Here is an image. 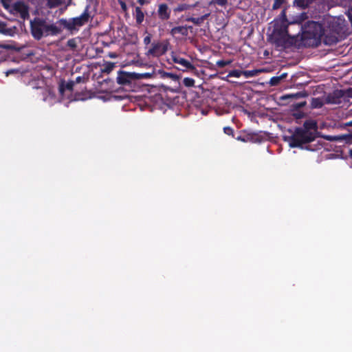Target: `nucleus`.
Instances as JSON below:
<instances>
[{
	"mask_svg": "<svg viewBox=\"0 0 352 352\" xmlns=\"http://www.w3.org/2000/svg\"><path fill=\"white\" fill-rule=\"evenodd\" d=\"M285 3V0H274L272 6V9L277 10L280 8Z\"/></svg>",
	"mask_w": 352,
	"mask_h": 352,
	"instance_id": "2f4dec72",
	"label": "nucleus"
},
{
	"mask_svg": "<svg viewBox=\"0 0 352 352\" xmlns=\"http://www.w3.org/2000/svg\"><path fill=\"white\" fill-rule=\"evenodd\" d=\"M278 20H284L286 23L287 22V16H286V10L283 9L280 14V19Z\"/></svg>",
	"mask_w": 352,
	"mask_h": 352,
	"instance_id": "e433bc0d",
	"label": "nucleus"
},
{
	"mask_svg": "<svg viewBox=\"0 0 352 352\" xmlns=\"http://www.w3.org/2000/svg\"><path fill=\"white\" fill-rule=\"evenodd\" d=\"M145 34L146 35L144 36V38L143 39V43L146 46H147L151 42L152 35L150 33H148L147 31L145 32Z\"/></svg>",
	"mask_w": 352,
	"mask_h": 352,
	"instance_id": "473e14b6",
	"label": "nucleus"
},
{
	"mask_svg": "<svg viewBox=\"0 0 352 352\" xmlns=\"http://www.w3.org/2000/svg\"><path fill=\"white\" fill-rule=\"evenodd\" d=\"M307 96L306 94H304V93H302V92H299V93H297L294 95H291L290 97H292V98H299V97H302V96Z\"/></svg>",
	"mask_w": 352,
	"mask_h": 352,
	"instance_id": "79ce46f5",
	"label": "nucleus"
},
{
	"mask_svg": "<svg viewBox=\"0 0 352 352\" xmlns=\"http://www.w3.org/2000/svg\"><path fill=\"white\" fill-rule=\"evenodd\" d=\"M157 16L162 21H167L170 17L171 11L166 3H161L158 6Z\"/></svg>",
	"mask_w": 352,
	"mask_h": 352,
	"instance_id": "1a4fd4ad",
	"label": "nucleus"
},
{
	"mask_svg": "<svg viewBox=\"0 0 352 352\" xmlns=\"http://www.w3.org/2000/svg\"><path fill=\"white\" fill-rule=\"evenodd\" d=\"M291 25L297 26L298 30V41L296 45L306 47H318L323 35V28L321 24L313 21H307L304 26L299 23H292Z\"/></svg>",
	"mask_w": 352,
	"mask_h": 352,
	"instance_id": "f257e3e1",
	"label": "nucleus"
},
{
	"mask_svg": "<svg viewBox=\"0 0 352 352\" xmlns=\"http://www.w3.org/2000/svg\"><path fill=\"white\" fill-rule=\"evenodd\" d=\"M294 4L300 8H305L308 5L307 0H294Z\"/></svg>",
	"mask_w": 352,
	"mask_h": 352,
	"instance_id": "72a5a7b5",
	"label": "nucleus"
},
{
	"mask_svg": "<svg viewBox=\"0 0 352 352\" xmlns=\"http://www.w3.org/2000/svg\"><path fill=\"white\" fill-rule=\"evenodd\" d=\"M89 9L90 5H87L83 12L79 16L71 18L69 20L62 18L60 19L56 23L70 32L72 34L74 32H77L78 31V28L82 27L89 22L91 18Z\"/></svg>",
	"mask_w": 352,
	"mask_h": 352,
	"instance_id": "f03ea898",
	"label": "nucleus"
},
{
	"mask_svg": "<svg viewBox=\"0 0 352 352\" xmlns=\"http://www.w3.org/2000/svg\"><path fill=\"white\" fill-rule=\"evenodd\" d=\"M62 32V28L56 25V24L46 23L44 36L46 37L48 36H57L60 34Z\"/></svg>",
	"mask_w": 352,
	"mask_h": 352,
	"instance_id": "9b49d317",
	"label": "nucleus"
},
{
	"mask_svg": "<svg viewBox=\"0 0 352 352\" xmlns=\"http://www.w3.org/2000/svg\"><path fill=\"white\" fill-rule=\"evenodd\" d=\"M349 155L350 157L352 158V149H350L349 151Z\"/></svg>",
	"mask_w": 352,
	"mask_h": 352,
	"instance_id": "de8ad7c7",
	"label": "nucleus"
},
{
	"mask_svg": "<svg viewBox=\"0 0 352 352\" xmlns=\"http://www.w3.org/2000/svg\"><path fill=\"white\" fill-rule=\"evenodd\" d=\"M228 3V0H212L210 5L217 4L221 6H224Z\"/></svg>",
	"mask_w": 352,
	"mask_h": 352,
	"instance_id": "f704fd0d",
	"label": "nucleus"
},
{
	"mask_svg": "<svg viewBox=\"0 0 352 352\" xmlns=\"http://www.w3.org/2000/svg\"><path fill=\"white\" fill-rule=\"evenodd\" d=\"M6 10L14 16L19 17L23 21L30 18V8L23 1H17L12 3V0L6 2L2 5Z\"/></svg>",
	"mask_w": 352,
	"mask_h": 352,
	"instance_id": "7ed1b4c3",
	"label": "nucleus"
},
{
	"mask_svg": "<svg viewBox=\"0 0 352 352\" xmlns=\"http://www.w3.org/2000/svg\"><path fill=\"white\" fill-rule=\"evenodd\" d=\"M10 48L8 45H0V63L6 60L7 51L6 50Z\"/></svg>",
	"mask_w": 352,
	"mask_h": 352,
	"instance_id": "b1692460",
	"label": "nucleus"
},
{
	"mask_svg": "<svg viewBox=\"0 0 352 352\" xmlns=\"http://www.w3.org/2000/svg\"><path fill=\"white\" fill-rule=\"evenodd\" d=\"M323 106L322 100L319 98H314L311 100V107L313 109L321 108Z\"/></svg>",
	"mask_w": 352,
	"mask_h": 352,
	"instance_id": "a878e982",
	"label": "nucleus"
},
{
	"mask_svg": "<svg viewBox=\"0 0 352 352\" xmlns=\"http://www.w3.org/2000/svg\"><path fill=\"white\" fill-rule=\"evenodd\" d=\"M183 85L186 87H195V80L191 78H184L183 80Z\"/></svg>",
	"mask_w": 352,
	"mask_h": 352,
	"instance_id": "bb28decb",
	"label": "nucleus"
},
{
	"mask_svg": "<svg viewBox=\"0 0 352 352\" xmlns=\"http://www.w3.org/2000/svg\"><path fill=\"white\" fill-rule=\"evenodd\" d=\"M305 105H306V102L303 101V102L296 103L294 106L296 109H300V108H302L303 107H305Z\"/></svg>",
	"mask_w": 352,
	"mask_h": 352,
	"instance_id": "ea45409f",
	"label": "nucleus"
},
{
	"mask_svg": "<svg viewBox=\"0 0 352 352\" xmlns=\"http://www.w3.org/2000/svg\"><path fill=\"white\" fill-rule=\"evenodd\" d=\"M172 60L175 63L179 64L183 67L182 69L183 71L186 70H195L196 69L195 67L188 60L181 57L178 55H173Z\"/></svg>",
	"mask_w": 352,
	"mask_h": 352,
	"instance_id": "6e6552de",
	"label": "nucleus"
},
{
	"mask_svg": "<svg viewBox=\"0 0 352 352\" xmlns=\"http://www.w3.org/2000/svg\"><path fill=\"white\" fill-rule=\"evenodd\" d=\"M169 89V90H170V91H174V90H173V89Z\"/></svg>",
	"mask_w": 352,
	"mask_h": 352,
	"instance_id": "8fccbe9b",
	"label": "nucleus"
},
{
	"mask_svg": "<svg viewBox=\"0 0 352 352\" xmlns=\"http://www.w3.org/2000/svg\"><path fill=\"white\" fill-rule=\"evenodd\" d=\"M210 14H206L204 15H202L200 17H198V18H195V17H192V16H190V17H188L186 19V21H189V22H192L195 25H201L206 19H208V17L209 16Z\"/></svg>",
	"mask_w": 352,
	"mask_h": 352,
	"instance_id": "a211bd4d",
	"label": "nucleus"
},
{
	"mask_svg": "<svg viewBox=\"0 0 352 352\" xmlns=\"http://www.w3.org/2000/svg\"><path fill=\"white\" fill-rule=\"evenodd\" d=\"M289 23L284 20H274V30L272 32L280 34H290L288 30Z\"/></svg>",
	"mask_w": 352,
	"mask_h": 352,
	"instance_id": "9d476101",
	"label": "nucleus"
},
{
	"mask_svg": "<svg viewBox=\"0 0 352 352\" xmlns=\"http://www.w3.org/2000/svg\"><path fill=\"white\" fill-rule=\"evenodd\" d=\"M232 60H219L217 61L216 65L219 68H223L224 67L230 65L232 63Z\"/></svg>",
	"mask_w": 352,
	"mask_h": 352,
	"instance_id": "c85d7f7f",
	"label": "nucleus"
},
{
	"mask_svg": "<svg viewBox=\"0 0 352 352\" xmlns=\"http://www.w3.org/2000/svg\"><path fill=\"white\" fill-rule=\"evenodd\" d=\"M223 132L228 135H233V129H232V128H231L230 126H225L223 128Z\"/></svg>",
	"mask_w": 352,
	"mask_h": 352,
	"instance_id": "c9c22d12",
	"label": "nucleus"
},
{
	"mask_svg": "<svg viewBox=\"0 0 352 352\" xmlns=\"http://www.w3.org/2000/svg\"><path fill=\"white\" fill-rule=\"evenodd\" d=\"M191 28H192L191 26H186V25H185V26L181 25V26L174 27L170 30V34L173 36H175L177 34H179L182 36H186L188 34V29H191Z\"/></svg>",
	"mask_w": 352,
	"mask_h": 352,
	"instance_id": "ddd939ff",
	"label": "nucleus"
},
{
	"mask_svg": "<svg viewBox=\"0 0 352 352\" xmlns=\"http://www.w3.org/2000/svg\"><path fill=\"white\" fill-rule=\"evenodd\" d=\"M196 6V4L195 5H189V4H186V3H181V4H179L175 9H174V11L175 12H183V11H185V10H189L191 8H193Z\"/></svg>",
	"mask_w": 352,
	"mask_h": 352,
	"instance_id": "5701e85b",
	"label": "nucleus"
},
{
	"mask_svg": "<svg viewBox=\"0 0 352 352\" xmlns=\"http://www.w3.org/2000/svg\"><path fill=\"white\" fill-rule=\"evenodd\" d=\"M7 1H9V0H0V3H1V5H3V3H5Z\"/></svg>",
	"mask_w": 352,
	"mask_h": 352,
	"instance_id": "49530a36",
	"label": "nucleus"
},
{
	"mask_svg": "<svg viewBox=\"0 0 352 352\" xmlns=\"http://www.w3.org/2000/svg\"><path fill=\"white\" fill-rule=\"evenodd\" d=\"M157 74L161 78H170L174 81H178L179 78L177 74L168 73L161 69L158 70Z\"/></svg>",
	"mask_w": 352,
	"mask_h": 352,
	"instance_id": "dca6fc26",
	"label": "nucleus"
},
{
	"mask_svg": "<svg viewBox=\"0 0 352 352\" xmlns=\"http://www.w3.org/2000/svg\"><path fill=\"white\" fill-rule=\"evenodd\" d=\"M134 16L137 24L140 25L144 21V14L142 12L141 8L136 7L135 10Z\"/></svg>",
	"mask_w": 352,
	"mask_h": 352,
	"instance_id": "6ab92c4d",
	"label": "nucleus"
},
{
	"mask_svg": "<svg viewBox=\"0 0 352 352\" xmlns=\"http://www.w3.org/2000/svg\"><path fill=\"white\" fill-rule=\"evenodd\" d=\"M270 39L277 47L287 48L297 44L298 34L272 32Z\"/></svg>",
	"mask_w": 352,
	"mask_h": 352,
	"instance_id": "39448f33",
	"label": "nucleus"
},
{
	"mask_svg": "<svg viewBox=\"0 0 352 352\" xmlns=\"http://www.w3.org/2000/svg\"><path fill=\"white\" fill-rule=\"evenodd\" d=\"M315 138L314 133L303 130L302 128H296L291 136L289 145L293 148L299 147L314 141Z\"/></svg>",
	"mask_w": 352,
	"mask_h": 352,
	"instance_id": "20e7f679",
	"label": "nucleus"
},
{
	"mask_svg": "<svg viewBox=\"0 0 352 352\" xmlns=\"http://www.w3.org/2000/svg\"><path fill=\"white\" fill-rule=\"evenodd\" d=\"M346 97L352 98V87L346 90Z\"/></svg>",
	"mask_w": 352,
	"mask_h": 352,
	"instance_id": "c03bdc74",
	"label": "nucleus"
},
{
	"mask_svg": "<svg viewBox=\"0 0 352 352\" xmlns=\"http://www.w3.org/2000/svg\"><path fill=\"white\" fill-rule=\"evenodd\" d=\"M323 42L325 45H331L338 42V37L333 34H325L323 32Z\"/></svg>",
	"mask_w": 352,
	"mask_h": 352,
	"instance_id": "2eb2a0df",
	"label": "nucleus"
},
{
	"mask_svg": "<svg viewBox=\"0 0 352 352\" xmlns=\"http://www.w3.org/2000/svg\"><path fill=\"white\" fill-rule=\"evenodd\" d=\"M241 75H243V71L234 69L228 73V77L239 78Z\"/></svg>",
	"mask_w": 352,
	"mask_h": 352,
	"instance_id": "7c9ffc66",
	"label": "nucleus"
},
{
	"mask_svg": "<svg viewBox=\"0 0 352 352\" xmlns=\"http://www.w3.org/2000/svg\"><path fill=\"white\" fill-rule=\"evenodd\" d=\"M317 129V124L316 121L312 120H306L303 124V130L310 131V130H316Z\"/></svg>",
	"mask_w": 352,
	"mask_h": 352,
	"instance_id": "412c9836",
	"label": "nucleus"
},
{
	"mask_svg": "<svg viewBox=\"0 0 352 352\" xmlns=\"http://www.w3.org/2000/svg\"><path fill=\"white\" fill-rule=\"evenodd\" d=\"M85 81V78L83 76H78L74 81L75 83H80Z\"/></svg>",
	"mask_w": 352,
	"mask_h": 352,
	"instance_id": "37998d69",
	"label": "nucleus"
},
{
	"mask_svg": "<svg viewBox=\"0 0 352 352\" xmlns=\"http://www.w3.org/2000/svg\"><path fill=\"white\" fill-rule=\"evenodd\" d=\"M259 73L257 69L243 71V75L246 78L253 77Z\"/></svg>",
	"mask_w": 352,
	"mask_h": 352,
	"instance_id": "cd10ccee",
	"label": "nucleus"
},
{
	"mask_svg": "<svg viewBox=\"0 0 352 352\" xmlns=\"http://www.w3.org/2000/svg\"><path fill=\"white\" fill-rule=\"evenodd\" d=\"M346 97V91L344 90H336L332 94L327 96V100L329 103L340 104L341 98Z\"/></svg>",
	"mask_w": 352,
	"mask_h": 352,
	"instance_id": "f8f14e48",
	"label": "nucleus"
},
{
	"mask_svg": "<svg viewBox=\"0 0 352 352\" xmlns=\"http://www.w3.org/2000/svg\"><path fill=\"white\" fill-rule=\"evenodd\" d=\"M346 14L349 21L352 23V7L349 8Z\"/></svg>",
	"mask_w": 352,
	"mask_h": 352,
	"instance_id": "a19ab883",
	"label": "nucleus"
},
{
	"mask_svg": "<svg viewBox=\"0 0 352 352\" xmlns=\"http://www.w3.org/2000/svg\"><path fill=\"white\" fill-rule=\"evenodd\" d=\"M63 3V0H46V7L50 9L58 7Z\"/></svg>",
	"mask_w": 352,
	"mask_h": 352,
	"instance_id": "4be33fe9",
	"label": "nucleus"
},
{
	"mask_svg": "<svg viewBox=\"0 0 352 352\" xmlns=\"http://www.w3.org/2000/svg\"><path fill=\"white\" fill-rule=\"evenodd\" d=\"M346 126H352V120L346 124Z\"/></svg>",
	"mask_w": 352,
	"mask_h": 352,
	"instance_id": "09e8293b",
	"label": "nucleus"
},
{
	"mask_svg": "<svg viewBox=\"0 0 352 352\" xmlns=\"http://www.w3.org/2000/svg\"><path fill=\"white\" fill-rule=\"evenodd\" d=\"M114 67L115 64L113 63L107 62L103 65V67L102 68L101 70L103 73L109 74L113 69Z\"/></svg>",
	"mask_w": 352,
	"mask_h": 352,
	"instance_id": "393cba45",
	"label": "nucleus"
},
{
	"mask_svg": "<svg viewBox=\"0 0 352 352\" xmlns=\"http://www.w3.org/2000/svg\"><path fill=\"white\" fill-rule=\"evenodd\" d=\"M327 140H344L346 142H349L352 140V133H349L348 134L342 135H338L334 137H327Z\"/></svg>",
	"mask_w": 352,
	"mask_h": 352,
	"instance_id": "aec40b11",
	"label": "nucleus"
},
{
	"mask_svg": "<svg viewBox=\"0 0 352 352\" xmlns=\"http://www.w3.org/2000/svg\"><path fill=\"white\" fill-rule=\"evenodd\" d=\"M117 82L121 85H126L130 83V76L129 75L124 72L120 71L117 77Z\"/></svg>",
	"mask_w": 352,
	"mask_h": 352,
	"instance_id": "4468645a",
	"label": "nucleus"
},
{
	"mask_svg": "<svg viewBox=\"0 0 352 352\" xmlns=\"http://www.w3.org/2000/svg\"><path fill=\"white\" fill-rule=\"evenodd\" d=\"M118 2H119V4H120V6L121 7V9L124 12H126L127 11V6H126V4L125 3V2H124L122 0H119Z\"/></svg>",
	"mask_w": 352,
	"mask_h": 352,
	"instance_id": "4c0bfd02",
	"label": "nucleus"
},
{
	"mask_svg": "<svg viewBox=\"0 0 352 352\" xmlns=\"http://www.w3.org/2000/svg\"><path fill=\"white\" fill-rule=\"evenodd\" d=\"M279 80H280V78L279 77H273L270 80V84L272 85H276V84H278Z\"/></svg>",
	"mask_w": 352,
	"mask_h": 352,
	"instance_id": "58836bf2",
	"label": "nucleus"
},
{
	"mask_svg": "<svg viewBox=\"0 0 352 352\" xmlns=\"http://www.w3.org/2000/svg\"><path fill=\"white\" fill-rule=\"evenodd\" d=\"M138 2L141 5V6H143L144 5L145 3H147V1L146 0H138Z\"/></svg>",
	"mask_w": 352,
	"mask_h": 352,
	"instance_id": "a18cd8bd",
	"label": "nucleus"
},
{
	"mask_svg": "<svg viewBox=\"0 0 352 352\" xmlns=\"http://www.w3.org/2000/svg\"><path fill=\"white\" fill-rule=\"evenodd\" d=\"M74 86V81L70 80L67 82H62L59 85V91L60 94H63L65 90L72 91Z\"/></svg>",
	"mask_w": 352,
	"mask_h": 352,
	"instance_id": "f3484780",
	"label": "nucleus"
},
{
	"mask_svg": "<svg viewBox=\"0 0 352 352\" xmlns=\"http://www.w3.org/2000/svg\"><path fill=\"white\" fill-rule=\"evenodd\" d=\"M169 44L168 40L154 41L146 52V55L148 56L160 57L167 52Z\"/></svg>",
	"mask_w": 352,
	"mask_h": 352,
	"instance_id": "0eeeda50",
	"label": "nucleus"
},
{
	"mask_svg": "<svg viewBox=\"0 0 352 352\" xmlns=\"http://www.w3.org/2000/svg\"><path fill=\"white\" fill-rule=\"evenodd\" d=\"M47 21L41 17H35L30 21V32L32 37L37 41L44 37Z\"/></svg>",
	"mask_w": 352,
	"mask_h": 352,
	"instance_id": "423d86ee",
	"label": "nucleus"
},
{
	"mask_svg": "<svg viewBox=\"0 0 352 352\" xmlns=\"http://www.w3.org/2000/svg\"><path fill=\"white\" fill-rule=\"evenodd\" d=\"M67 46L69 49H71L72 50H75L77 48V42H76V38H73L69 39L67 42Z\"/></svg>",
	"mask_w": 352,
	"mask_h": 352,
	"instance_id": "c756f323",
	"label": "nucleus"
}]
</instances>
